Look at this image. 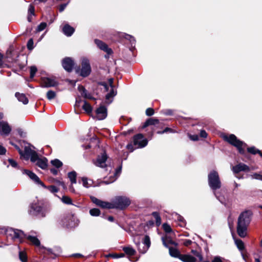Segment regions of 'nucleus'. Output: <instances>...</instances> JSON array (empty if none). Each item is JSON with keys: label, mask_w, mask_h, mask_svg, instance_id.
<instances>
[{"label": "nucleus", "mask_w": 262, "mask_h": 262, "mask_svg": "<svg viewBox=\"0 0 262 262\" xmlns=\"http://www.w3.org/2000/svg\"><path fill=\"white\" fill-rule=\"evenodd\" d=\"M91 200L93 203L102 208L112 209V202H107L101 201L95 196H91Z\"/></svg>", "instance_id": "f8f14e48"}, {"label": "nucleus", "mask_w": 262, "mask_h": 262, "mask_svg": "<svg viewBox=\"0 0 262 262\" xmlns=\"http://www.w3.org/2000/svg\"><path fill=\"white\" fill-rule=\"evenodd\" d=\"M235 244L236 245L237 248L241 251H242L245 249V245L244 242L239 239H234Z\"/></svg>", "instance_id": "c756f323"}, {"label": "nucleus", "mask_w": 262, "mask_h": 262, "mask_svg": "<svg viewBox=\"0 0 262 262\" xmlns=\"http://www.w3.org/2000/svg\"><path fill=\"white\" fill-rule=\"evenodd\" d=\"M208 183L210 187L213 190H216L221 187V182L217 172L213 171L209 174Z\"/></svg>", "instance_id": "423d86ee"}, {"label": "nucleus", "mask_w": 262, "mask_h": 262, "mask_svg": "<svg viewBox=\"0 0 262 262\" xmlns=\"http://www.w3.org/2000/svg\"><path fill=\"white\" fill-rule=\"evenodd\" d=\"M24 173L26 174L32 181H33L35 183L40 185L41 186L43 187H46V186L40 180L38 177L33 173V172L28 170H25Z\"/></svg>", "instance_id": "dca6fc26"}, {"label": "nucleus", "mask_w": 262, "mask_h": 262, "mask_svg": "<svg viewBox=\"0 0 262 262\" xmlns=\"http://www.w3.org/2000/svg\"><path fill=\"white\" fill-rule=\"evenodd\" d=\"M36 72H37V68L35 67L32 66L30 68V78H33L34 77Z\"/></svg>", "instance_id": "a18cd8bd"}, {"label": "nucleus", "mask_w": 262, "mask_h": 262, "mask_svg": "<svg viewBox=\"0 0 262 262\" xmlns=\"http://www.w3.org/2000/svg\"><path fill=\"white\" fill-rule=\"evenodd\" d=\"M180 259L183 262H196V258L189 254H182Z\"/></svg>", "instance_id": "b1692460"}, {"label": "nucleus", "mask_w": 262, "mask_h": 262, "mask_svg": "<svg viewBox=\"0 0 262 262\" xmlns=\"http://www.w3.org/2000/svg\"><path fill=\"white\" fill-rule=\"evenodd\" d=\"M159 123V121L157 119L154 118H149L147 119L144 123L143 128H145L149 125H155Z\"/></svg>", "instance_id": "c85d7f7f"}, {"label": "nucleus", "mask_w": 262, "mask_h": 262, "mask_svg": "<svg viewBox=\"0 0 262 262\" xmlns=\"http://www.w3.org/2000/svg\"><path fill=\"white\" fill-rule=\"evenodd\" d=\"M137 238H138V237H136L134 239V241L136 244L138 246L139 252L142 253H145L150 246V241L149 237L148 235H145L143 239V242L142 243L136 242Z\"/></svg>", "instance_id": "0eeeda50"}, {"label": "nucleus", "mask_w": 262, "mask_h": 262, "mask_svg": "<svg viewBox=\"0 0 262 262\" xmlns=\"http://www.w3.org/2000/svg\"><path fill=\"white\" fill-rule=\"evenodd\" d=\"M61 201L63 203L66 204H72V201L71 199L68 196H66V195L63 196L61 198Z\"/></svg>", "instance_id": "e433bc0d"}, {"label": "nucleus", "mask_w": 262, "mask_h": 262, "mask_svg": "<svg viewBox=\"0 0 262 262\" xmlns=\"http://www.w3.org/2000/svg\"><path fill=\"white\" fill-rule=\"evenodd\" d=\"M152 215L156 220L157 226H160L161 224V219L159 214L157 212H154L152 213Z\"/></svg>", "instance_id": "72a5a7b5"}, {"label": "nucleus", "mask_w": 262, "mask_h": 262, "mask_svg": "<svg viewBox=\"0 0 262 262\" xmlns=\"http://www.w3.org/2000/svg\"><path fill=\"white\" fill-rule=\"evenodd\" d=\"M107 116V110L104 106H100L96 110V117L98 120H103Z\"/></svg>", "instance_id": "6ab92c4d"}, {"label": "nucleus", "mask_w": 262, "mask_h": 262, "mask_svg": "<svg viewBox=\"0 0 262 262\" xmlns=\"http://www.w3.org/2000/svg\"><path fill=\"white\" fill-rule=\"evenodd\" d=\"M82 185L85 188H89L91 186H95L93 185V181L91 179H89L86 177H82L81 178Z\"/></svg>", "instance_id": "a878e982"}, {"label": "nucleus", "mask_w": 262, "mask_h": 262, "mask_svg": "<svg viewBox=\"0 0 262 262\" xmlns=\"http://www.w3.org/2000/svg\"><path fill=\"white\" fill-rule=\"evenodd\" d=\"M27 48L29 50H31L33 48V41L32 39L28 40L27 43Z\"/></svg>", "instance_id": "09e8293b"}, {"label": "nucleus", "mask_w": 262, "mask_h": 262, "mask_svg": "<svg viewBox=\"0 0 262 262\" xmlns=\"http://www.w3.org/2000/svg\"><path fill=\"white\" fill-rule=\"evenodd\" d=\"M90 213L92 216H97L100 214V211L99 209L93 208L90 210Z\"/></svg>", "instance_id": "c9c22d12"}, {"label": "nucleus", "mask_w": 262, "mask_h": 262, "mask_svg": "<svg viewBox=\"0 0 262 262\" xmlns=\"http://www.w3.org/2000/svg\"><path fill=\"white\" fill-rule=\"evenodd\" d=\"M32 208L36 212L37 215L42 217L45 216L46 212L48 211L47 205L41 202H38L32 205Z\"/></svg>", "instance_id": "9d476101"}, {"label": "nucleus", "mask_w": 262, "mask_h": 262, "mask_svg": "<svg viewBox=\"0 0 262 262\" xmlns=\"http://www.w3.org/2000/svg\"><path fill=\"white\" fill-rule=\"evenodd\" d=\"M128 150H130L131 151H133L134 150V148L133 146V145L132 144H129L126 146Z\"/></svg>", "instance_id": "bf43d9fd"}, {"label": "nucleus", "mask_w": 262, "mask_h": 262, "mask_svg": "<svg viewBox=\"0 0 262 262\" xmlns=\"http://www.w3.org/2000/svg\"><path fill=\"white\" fill-rule=\"evenodd\" d=\"M58 184L59 185H61L64 189L67 188V187L63 182L58 181Z\"/></svg>", "instance_id": "052dcab7"}, {"label": "nucleus", "mask_w": 262, "mask_h": 262, "mask_svg": "<svg viewBox=\"0 0 262 262\" xmlns=\"http://www.w3.org/2000/svg\"><path fill=\"white\" fill-rule=\"evenodd\" d=\"M191 253L196 257H198L199 260L200 261H202V259H203V257L201 255V254H200V253L198 251H197L196 250H191Z\"/></svg>", "instance_id": "c03bdc74"}, {"label": "nucleus", "mask_w": 262, "mask_h": 262, "mask_svg": "<svg viewBox=\"0 0 262 262\" xmlns=\"http://www.w3.org/2000/svg\"><path fill=\"white\" fill-rule=\"evenodd\" d=\"M67 6V4H63L60 6L59 8V11L62 12L65 9Z\"/></svg>", "instance_id": "0e129e2a"}, {"label": "nucleus", "mask_w": 262, "mask_h": 262, "mask_svg": "<svg viewBox=\"0 0 262 262\" xmlns=\"http://www.w3.org/2000/svg\"><path fill=\"white\" fill-rule=\"evenodd\" d=\"M63 226L68 228H73L78 225V220L73 214H68L62 220Z\"/></svg>", "instance_id": "1a4fd4ad"}, {"label": "nucleus", "mask_w": 262, "mask_h": 262, "mask_svg": "<svg viewBox=\"0 0 262 262\" xmlns=\"http://www.w3.org/2000/svg\"><path fill=\"white\" fill-rule=\"evenodd\" d=\"M123 250L126 254L129 256L134 255L136 253V251L131 247H124Z\"/></svg>", "instance_id": "7c9ffc66"}, {"label": "nucleus", "mask_w": 262, "mask_h": 262, "mask_svg": "<svg viewBox=\"0 0 262 262\" xmlns=\"http://www.w3.org/2000/svg\"><path fill=\"white\" fill-rule=\"evenodd\" d=\"M190 139L192 140L195 141L198 140V136L197 135L191 136Z\"/></svg>", "instance_id": "69168bd1"}, {"label": "nucleus", "mask_w": 262, "mask_h": 262, "mask_svg": "<svg viewBox=\"0 0 262 262\" xmlns=\"http://www.w3.org/2000/svg\"><path fill=\"white\" fill-rule=\"evenodd\" d=\"M174 220H177L178 221L180 222V226H184L185 225V221L184 218L177 213H175L173 214Z\"/></svg>", "instance_id": "2f4dec72"}, {"label": "nucleus", "mask_w": 262, "mask_h": 262, "mask_svg": "<svg viewBox=\"0 0 262 262\" xmlns=\"http://www.w3.org/2000/svg\"><path fill=\"white\" fill-rule=\"evenodd\" d=\"M77 173L75 171H71L68 173V178L71 182V185L69 186V190L70 192L72 193H75V190L73 186V184H76L77 182L76 181Z\"/></svg>", "instance_id": "f3484780"}, {"label": "nucleus", "mask_w": 262, "mask_h": 262, "mask_svg": "<svg viewBox=\"0 0 262 262\" xmlns=\"http://www.w3.org/2000/svg\"><path fill=\"white\" fill-rule=\"evenodd\" d=\"M102 85L104 86L106 91H109L110 87L106 83H103V84H102Z\"/></svg>", "instance_id": "774afa93"}, {"label": "nucleus", "mask_w": 262, "mask_h": 262, "mask_svg": "<svg viewBox=\"0 0 262 262\" xmlns=\"http://www.w3.org/2000/svg\"><path fill=\"white\" fill-rule=\"evenodd\" d=\"M12 144L18 150L21 158L27 160L30 159L32 162L35 163L36 165L41 169H45L47 167L48 160L46 158H39L37 152L30 147H25L24 152H23L17 145Z\"/></svg>", "instance_id": "f257e3e1"}, {"label": "nucleus", "mask_w": 262, "mask_h": 262, "mask_svg": "<svg viewBox=\"0 0 262 262\" xmlns=\"http://www.w3.org/2000/svg\"><path fill=\"white\" fill-rule=\"evenodd\" d=\"M251 178L252 179L262 181V174L261 173H254L251 175Z\"/></svg>", "instance_id": "79ce46f5"}, {"label": "nucleus", "mask_w": 262, "mask_h": 262, "mask_svg": "<svg viewBox=\"0 0 262 262\" xmlns=\"http://www.w3.org/2000/svg\"><path fill=\"white\" fill-rule=\"evenodd\" d=\"M251 221V213L245 211L241 214L238 217L237 232L241 237H245L247 235V227Z\"/></svg>", "instance_id": "f03ea898"}, {"label": "nucleus", "mask_w": 262, "mask_h": 262, "mask_svg": "<svg viewBox=\"0 0 262 262\" xmlns=\"http://www.w3.org/2000/svg\"><path fill=\"white\" fill-rule=\"evenodd\" d=\"M168 248H169V252L170 256L180 259V257L182 254L178 249L170 247Z\"/></svg>", "instance_id": "bb28decb"}, {"label": "nucleus", "mask_w": 262, "mask_h": 262, "mask_svg": "<svg viewBox=\"0 0 262 262\" xmlns=\"http://www.w3.org/2000/svg\"><path fill=\"white\" fill-rule=\"evenodd\" d=\"M212 262H223L220 257L216 256L212 260Z\"/></svg>", "instance_id": "5fc2aeb1"}, {"label": "nucleus", "mask_w": 262, "mask_h": 262, "mask_svg": "<svg viewBox=\"0 0 262 262\" xmlns=\"http://www.w3.org/2000/svg\"><path fill=\"white\" fill-rule=\"evenodd\" d=\"M47 27V24L46 23H41L37 27V31L38 32L43 30Z\"/></svg>", "instance_id": "49530a36"}, {"label": "nucleus", "mask_w": 262, "mask_h": 262, "mask_svg": "<svg viewBox=\"0 0 262 262\" xmlns=\"http://www.w3.org/2000/svg\"><path fill=\"white\" fill-rule=\"evenodd\" d=\"M15 96L19 101L22 102L24 104H26L28 103V99L25 94L16 93Z\"/></svg>", "instance_id": "cd10ccee"}, {"label": "nucleus", "mask_w": 262, "mask_h": 262, "mask_svg": "<svg viewBox=\"0 0 262 262\" xmlns=\"http://www.w3.org/2000/svg\"><path fill=\"white\" fill-rule=\"evenodd\" d=\"M163 228L164 231L166 233V234H168V233H170L171 232H172V229L171 227L167 224H163Z\"/></svg>", "instance_id": "4c0bfd02"}, {"label": "nucleus", "mask_w": 262, "mask_h": 262, "mask_svg": "<svg viewBox=\"0 0 262 262\" xmlns=\"http://www.w3.org/2000/svg\"><path fill=\"white\" fill-rule=\"evenodd\" d=\"M8 232L11 235L13 236V238L18 239L20 242H22L24 238H26L34 245L36 246L40 245V242L36 236H27L21 230L11 228Z\"/></svg>", "instance_id": "7ed1b4c3"}, {"label": "nucleus", "mask_w": 262, "mask_h": 262, "mask_svg": "<svg viewBox=\"0 0 262 262\" xmlns=\"http://www.w3.org/2000/svg\"><path fill=\"white\" fill-rule=\"evenodd\" d=\"M47 0H35L34 2V4H37L38 3H45Z\"/></svg>", "instance_id": "338daca9"}, {"label": "nucleus", "mask_w": 262, "mask_h": 262, "mask_svg": "<svg viewBox=\"0 0 262 262\" xmlns=\"http://www.w3.org/2000/svg\"><path fill=\"white\" fill-rule=\"evenodd\" d=\"M200 136L203 138H206L207 136V134L204 130H202L200 132Z\"/></svg>", "instance_id": "6e6d98bb"}, {"label": "nucleus", "mask_w": 262, "mask_h": 262, "mask_svg": "<svg viewBox=\"0 0 262 262\" xmlns=\"http://www.w3.org/2000/svg\"><path fill=\"white\" fill-rule=\"evenodd\" d=\"M45 188H46V187ZM47 188L52 193L57 192L59 190V189L56 186L54 185L49 186L47 187Z\"/></svg>", "instance_id": "37998d69"}, {"label": "nucleus", "mask_w": 262, "mask_h": 262, "mask_svg": "<svg viewBox=\"0 0 262 262\" xmlns=\"http://www.w3.org/2000/svg\"><path fill=\"white\" fill-rule=\"evenodd\" d=\"M113 79H109V84L110 87V92L106 95L105 96V102L107 104H110L112 101V98L116 95V91H115L113 88Z\"/></svg>", "instance_id": "ddd939ff"}, {"label": "nucleus", "mask_w": 262, "mask_h": 262, "mask_svg": "<svg viewBox=\"0 0 262 262\" xmlns=\"http://www.w3.org/2000/svg\"><path fill=\"white\" fill-rule=\"evenodd\" d=\"M6 151V149L2 146L0 145V155L5 154Z\"/></svg>", "instance_id": "4d7b16f0"}, {"label": "nucleus", "mask_w": 262, "mask_h": 262, "mask_svg": "<svg viewBox=\"0 0 262 262\" xmlns=\"http://www.w3.org/2000/svg\"><path fill=\"white\" fill-rule=\"evenodd\" d=\"M124 256V254L121 253L120 254H115L113 256L114 258H120Z\"/></svg>", "instance_id": "e2e57ef3"}, {"label": "nucleus", "mask_w": 262, "mask_h": 262, "mask_svg": "<svg viewBox=\"0 0 262 262\" xmlns=\"http://www.w3.org/2000/svg\"><path fill=\"white\" fill-rule=\"evenodd\" d=\"M57 81L55 78L43 77L41 78V85L43 87H52L57 85Z\"/></svg>", "instance_id": "4468645a"}, {"label": "nucleus", "mask_w": 262, "mask_h": 262, "mask_svg": "<svg viewBox=\"0 0 262 262\" xmlns=\"http://www.w3.org/2000/svg\"><path fill=\"white\" fill-rule=\"evenodd\" d=\"M133 143L136 148H142L146 146L148 141L142 134H139L134 137Z\"/></svg>", "instance_id": "6e6552de"}, {"label": "nucleus", "mask_w": 262, "mask_h": 262, "mask_svg": "<svg viewBox=\"0 0 262 262\" xmlns=\"http://www.w3.org/2000/svg\"><path fill=\"white\" fill-rule=\"evenodd\" d=\"M78 89L79 90V91L81 92V95L82 96H83L85 98H90V97L87 95L86 94V90L83 88V86H79L78 87Z\"/></svg>", "instance_id": "a19ab883"}, {"label": "nucleus", "mask_w": 262, "mask_h": 262, "mask_svg": "<svg viewBox=\"0 0 262 262\" xmlns=\"http://www.w3.org/2000/svg\"><path fill=\"white\" fill-rule=\"evenodd\" d=\"M223 138L225 141H227L230 144L236 147L240 153H244V149L243 147L245 146L246 144L237 139L234 135L231 134L229 136L224 135L223 136Z\"/></svg>", "instance_id": "20e7f679"}, {"label": "nucleus", "mask_w": 262, "mask_h": 262, "mask_svg": "<svg viewBox=\"0 0 262 262\" xmlns=\"http://www.w3.org/2000/svg\"><path fill=\"white\" fill-rule=\"evenodd\" d=\"M9 164L11 165L12 167L16 168L17 167V163L13 159H10L8 160Z\"/></svg>", "instance_id": "8fccbe9b"}, {"label": "nucleus", "mask_w": 262, "mask_h": 262, "mask_svg": "<svg viewBox=\"0 0 262 262\" xmlns=\"http://www.w3.org/2000/svg\"><path fill=\"white\" fill-rule=\"evenodd\" d=\"M28 13L29 15H34V7L32 5H30L29 6Z\"/></svg>", "instance_id": "3c124183"}, {"label": "nucleus", "mask_w": 262, "mask_h": 262, "mask_svg": "<svg viewBox=\"0 0 262 262\" xmlns=\"http://www.w3.org/2000/svg\"><path fill=\"white\" fill-rule=\"evenodd\" d=\"M95 42L97 45V47L101 50L106 52L108 54L112 53V50L110 48H108L107 46L102 41L98 39H95Z\"/></svg>", "instance_id": "4be33fe9"}, {"label": "nucleus", "mask_w": 262, "mask_h": 262, "mask_svg": "<svg viewBox=\"0 0 262 262\" xmlns=\"http://www.w3.org/2000/svg\"><path fill=\"white\" fill-rule=\"evenodd\" d=\"M11 128L6 122H0V134L2 135H8L11 132Z\"/></svg>", "instance_id": "a211bd4d"}, {"label": "nucleus", "mask_w": 262, "mask_h": 262, "mask_svg": "<svg viewBox=\"0 0 262 262\" xmlns=\"http://www.w3.org/2000/svg\"><path fill=\"white\" fill-rule=\"evenodd\" d=\"M154 110L151 108H148L146 111V114L147 116H150L154 115Z\"/></svg>", "instance_id": "603ef678"}, {"label": "nucleus", "mask_w": 262, "mask_h": 262, "mask_svg": "<svg viewBox=\"0 0 262 262\" xmlns=\"http://www.w3.org/2000/svg\"><path fill=\"white\" fill-rule=\"evenodd\" d=\"M162 241L163 242V245L166 247H169L170 245L177 246V244L174 242L172 239L171 235L168 234H165L162 237Z\"/></svg>", "instance_id": "412c9836"}, {"label": "nucleus", "mask_w": 262, "mask_h": 262, "mask_svg": "<svg viewBox=\"0 0 262 262\" xmlns=\"http://www.w3.org/2000/svg\"><path fill=\"white\" fill-rule=\"evenodd\" d=\"M63 68L68 72H70L73 69L74 63L72 58L66 57L63 59L62 62Z\"/></svg>", "instance_id": "2eb2a0df"}, {"label": "nucleus", "mask_w": 262, "mask_h": 262, "mask_svg": "<svg viewBox=\"0 0 262 262\" xmlns=\"http://www.w3.org/2000/svg\"><path fill=\"white\" fill-rule=\"evenodd\" d=\"M74 31V29L68 24L64 25L62 28L63 33L67 36H71L73 34Z\"/></svg>", "instance_id": "393cba45"}, {"label": "nucleus", "mask_w": 262, "mask_h": 262, "mask_svg": "<svg viewBox=\"0 0 262 262\" xmlns=\"http://www.w3.org/2000/svg\"><path fill=\"white\" fill-rule=\"evenodd\" d=\"M126 38L127 39H129L132 44L135 43V39L134 37L130 36L129 35H127L126 36Z\"/></svg>", "instance_id": "864d4df0"}, {"label": "nucleus", "mask_w": 262, "mask_h": 262, "mask_svg": "<svg viewBox=\"0 0 262 262\" xmlns=\"http://www.w3.org/2000/svg\"><path fill=\"white\" fill-rule=\"evenodd\" d=\"M112 208L123 209L130 203L129 200L125 196H117L112 202Z\"/></svg>", "instance_id": "39448f33"}, {"label": "nucleus", "mask_w": 262, "mask_h": 262, "mask_svg": "<svg viewBox=\"0 0 262 262\" xmlns=\"http://www.w3.org/2000/svg\"><path fill=\"white\" fill-rule=\"evenodd\" d=\"M258 150H259L258 149H256L254 147H251L250 148H248V152H249L253 155L257 154Z\"/></svg>", "instance_id": "de8ad7c7"}, {"label": "nucleus", "mask_w": 262, "mask_h": 262, "mask_svg": "<svg viewBox=\"0 0 262 262\" xmlns=\"http://www.w3.org/2000/svg\"><path fill=\"white\" fill-rule=\"evenodd\" d=\"M107 160V156L105 153H103L100 156H98L95 164L98 167L103 168L105 167L106 165V161Z\"/></svg>", "instance_id": "aec40b11"}, {"label": "nucleus", "mask_w": 262, "mask_h": 262, "mask_svg": "<svg viewBox=\"0 0 262 262\" xmlns=\"http://www.w3.org/2000/svg\"><path fill=\"white\" fill-rule=\"evenodd\" d=\"M56 96V93L53 91H49L47 93V98L49 100L54 99Z\"/></svg>", "instance_id": "58836bf2"}, {"label": "nucleus", "mask_w": 262, "mask_h": 262, "mask_svg": "<svg viewBox=\"0 0 262 262\" xmlns=\"http://www.w3.org/2000/svg\"><path fill=\"white\" fill-rule=\"evenodd\" d=\"M51 163L53 165L57 168H59L62 165V162L58 159H55L51 161Z\"/></svg>", "instance_id": "ea45409f"}, {"label": "nucleus", "mask_w": 262, "mask_h": 262, "mask_svg": "<svg viewBox=\"0 0 262 262\" xmlns=\"http://www.w3.org/2000/svg\"><path fill=\"white\" fill-rule=\"evenodd\" d=\"M192 242L190 240L187 239L184 242V245L186 246L190 245L191 244Z\"/></svg>", "instance_id": "680f3d73"}, {"label": "nucleus", "mask_w": 262, "mask_h": 262, "mask_svg": "<svg viewBox=\"0 0 262 262\" xmlns=\"http://www.w3.org/2000/svg\"><path fill=\"white\" fill-rule=\"evenodd\" d=\"M19 258L22 262H27L28 257L25 251H20L19 252Z\"/></svg>", "instance_id": "473e14b6"}, {"label": "nucleus", "mask_w": 262, "mask_h": 262, "mask_svg": "<svg viewBox=\"0 0 262 262\" xmlns=\"http://www.w3.org/2000/svg\"><path fill=\"white\" fill-rule=\"evenodd\" d=\"M171 129L170 128H168V127H166L164 130H163L162 132H158V134H163V133H166L167 132H169V131H171Z\"/></svg>", "instance_id": "13d9d810"}, {"label": "nucleus", "mask_w": 262, "mask_h": 262, "mask_svg": "<svg viewBox=\"0 0 262 262\" xmlns=\"http://www.w3.org/2000/svg\"><path fill=\"white\" fill-rule=\"evenodd\" d=\"M82 108L88 114L91 113L92 111V106L86 101H84V104L82 105Z\"/></svg>", "instance_id": "f704fd0d"}, {"label": "nucleus", "mask_w": 262, "mask_h": 262, "mask_svg": "<svg viewBox=\"0 0 262 262\" xmlns=\"http://www.w3.org/2000/svg\"><path fill=\"white\" fill-rule=\"evenodd\" d=\"M91 72V68L89 60L85 58L81 60V69L80 70V75L82 77H87Z\"/></svg>", "instance_id": "9b49d317"}, {"label": "nucleus", "mask_w": 262, "mask_h": 262, "mask_svg": "<svg viewBox=\"0 0 262 262\" xmlns=\"http://www.w3.org/2000/svg\"><path fill=\"white\" fill-rule=\"evenodd\" d=\"M232 170L234 173H237L242 171H248L249 170V168L246 165L240 163L233 167Z\"/></svg>", "instance_id": "5701e85b"}]
</instances>
